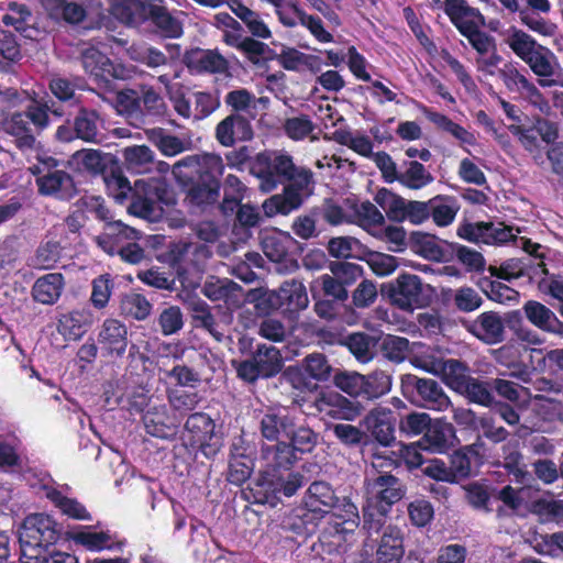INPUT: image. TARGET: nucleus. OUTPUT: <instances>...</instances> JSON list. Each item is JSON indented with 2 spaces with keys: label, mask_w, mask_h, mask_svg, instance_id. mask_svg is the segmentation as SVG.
Segmentation results:
<instances>
[{
  "label": "nucleus",
  "mask_w": 563,
  "mask_h": 563,
  "mask_svg": "<svg viewBox=\"0 0 563 563\" xmlns=\"http://www.w3.org/2000/svg\"><path fill=\"white\" fill-rule=\"evenodd\" d=\"M280 313L294 321L301 310L306 309L309 299L306 287L298 280L284 282L278 289Z\"/></svg>",
  "instance_id": "25"
},
{
  "label": "nucleus",
  "mask_w": 563,
  "mask_h": 563,
  "mask_svg": "<svg viewBox=\"0 0 563 563\" xmlns=\"http://www.w3.org/2000/svg\"><path fill=\"white\" fill-rule=\"evenodd\" d=\"M246 302L253 303L258 314L268 316L274 311L280 312L278 290L255 288L247 291Z\"/></svg>",
  "instance_id": "53"
},
{
  "label": "nucleus",
  "mask_w": 563,
  "mask_h": 563,
  "mask_svg": "<svg viewBox=\"0 0 563 563\" xmlns=\"http://www.w3.org/2000/svg\"><path fill=\"white\" fill-rule=\"evenodd\" d=\"M249 169L258 179V188L263 192L284 186L282 194L273 195L262 205L265 216L269 218L299 209L303 203V191L313 184L310 168L296 166L289 154L278 151L265 150L256 154Z\"/></svg>",
  "instance_id": "1"
},
{
  "label": "nucleus",
  "mask_w": 563,
  "mask_h": 563,
  "mask_svg": "<svg viewBox=\"0 0 563 563\" xmlns=\"http://www.w3.org/2000/svg\"><path fill=\"white\" fill-rule=\"evenodd\" d=\"M411 249L428 261L443 262L446 254L433 234L416 231L410 235Z\"/></svg>",
  "instance_id": "39"
},
{
  "label": "nucleus",
  "mask_w": 563,
  "mask_h": 563,
  "mask_svg": "<svg viewBox=\"0 0 563 563\" xmlns=\"http://www.w3.org/2000/svg\"><path fill=\"white\" fill-rule=\"evenodd\" d=\"M406 170L398 174L397 181L402 186L418 190L433 181V176L427 170L424 165L418 161L405 162Z\"/></svg>",
  "instance_id": "51"
},
{
  "label": "nucleus",
  "mask_w": 563,
  "mask_h": 563,
  "mask_svg": "<svg viewBox=\"0 0 563 563\" xmlns=\"http://www.w3.org/2000/svg\"><path fill=\"white\" fill-rule=\"evenodd\" d=\"M91 324L90 314L85 311H69L58 319L57 330L65 340H79Z\"/></svg>",
  "instance_id": "36"
},
{
  "label": "nucleus",
  "mask_w": 563,
  "mask_h": 563,
  "mask_svg": "<svg viewBox=\"0 0 563 563\" xmlns=\"http://www.w3.org/2000/svg\"><path fill=\"white\" fill-rule=\"evenodd\" d=\"M364 426L372 438L383 446L395 441L396 419L389 409H373L364 419Z\"/></svg>",
  "instance_id": "24"
},
{
  "label": "nucleus",
  "mask_w": 563,
  "mask_h": 563,
  "mask_svg": "<svg viewBox=\"0 0 563 563\" xmlns=\"http://www.w3.org/2000/svg\"><path fill=\"white\" fill-rule=\"evenodd\" d=\"M522 311L527 320L541 331L563 335V322L549 307L540 301H526Z\"/></svg>",
  "instance_id": "29"
},
{
  "label": "nucleus",
  "mask_w": 563,
  "mask_h": 563,
  "mask_svg": "<svg viewBox=\"0 0 563 563\" xmlns=\"http://www.w3.org/2000/svg\"><path fill=\"white\" fill-rule=\"evenodd\" d=\"M41 196L69 201L77 194V187L70 174L62 169H48L35 179Z\"/></svg>",
  "instance_id": "19"
},
{
  "label": "nucleus",
  "mask_w": 563,
  "mask_h": 563,
  "mask_svg": "<svg viewBox=\"0 0 563 563\" xmlns=\"http://www.w3.org/2000/svg\"><path fill=\"white\" fill-rule=\"evenodd\" d=\"M464 328L487 345L499 344L506 339L505 322L497 311H484L474 320L465 322Z\"/></svg>",
  "instance_id": "16"
},
{
  "label": "nucleus",
  "mask_w": 563,
  "mask_h": 563,
  "mask_svg": "<svg viewBox=\"0 0 563 563\" xmlns=\"http://www.w3.org/2000/svg\"><path fill=\"white\" fill-rule=\"evenodd\" d=\"M374 200L394 222L409 221L412 224H421L430 218V199L406 200L387 188H382L376 192Z\"/></svg>",
  "instance_id": "9"
},
{
  "label": "nucleus",
  "mask_w": 563,
  "mask_h": 563,
  "mask_svg": "<svg viewBox=\"0 0 563 563\" xmlns=\"http://www.w3.org/2000/svg\"><path fill=\"white\" fill-rule=\"evenodd\" d=\"M393 378L382 369L364 375L362 386V400H375L388 394L391 389Z\"/></svg>",
  "instance_id": "44"
},
{
  "label": "nucleus",
  "mask_w": 563,
  "mask_h": 563,
  "mask_svg": "<svg viewBox=\"0 0 563 563\" xmlns=\"http://www.w3.org/2000/svg\"><path fill=\"white\" fill-rule=\"evenodd\" d=\"M380 352L388 361L400 364L412 352V349L407 338L387 334L382 340Z\"/></svg>",
  "instance_id": "55"
},
{
  "label": "nucleus",
  "mask_w": 563,
  "mask_h": 563,
  "mask_svg": "<svg viewBox=\"0 0 563 563\" xmlns=\"http://www.w3.org/2000/svg\"><path fill=\"white\" fill-rule=\"evenodd\" d=\"M366 492L367 500L380 509L390 511L393 505L405 496L406 487L397 476L383 473L367 483Z\"/></svg>",
  "instance_id": "14"
},
{
  "label": "nucleus",
  "mask_w": 563,
  "mask_h": 563,
  "mask_svg": "<svg viewBox=\"0 0 563 563\" xmlns=\"http://www.w3.org/2000/svg\"><path fill=\"white\" fill-rule=\"evenodd\" d=\"M400 390L410 404L430 410L443 411L451 406V400L439 382L416 374L400 377Z\"/></svg>",
  "instance_id": "5"
},
{
  "label": "nucleus",
  "mask_w": 563,
  "mask_h": 563,
  "mask_svg": "<svg viewBox=\"0 0 563 563\" xmlns=\"http://www.w3.org/2000/svg\"><path fill=\"white\" fill-rule=\"evenodd\" d=\"M338 497L332 487L321 481L310 484L302 499L301 518L305 523L317 525L335 506Z\"/></svg>",
  "instance_id": "12"
},
{
  "label": "nucleus",
  "mask_w": 563,
  "mask_h": 563,
  "mask_svg": "<svg viewBox=\"0 0 563 563\" xmlns=\"http://www.w3.org/2000/svg\"><path fill=\"white\" fill-rule=\"evenodd\" d=\"M503 461L499 463L508 474L512 475L516 481H522L527 475L525 471V464L522 462L523 456L519 451L517 444L506 443L501 448Z\"/></svg>",
  "instance_id": "61"
},
{
  "label": "nucleus",
  "mask_w": 563,
  "mask_h": 563,
  "mask_svg": "<svg viewBox=\"0 0 563 563\" xmlns=\"http://www.w3.org/2000/svg\"><path fill=\"white\" fill-rule=\"evenodd\" d=\"M489 453L490 450L481 438H477L474 443L454 451L450 456V467L455 482L475 475L487 461Z\"/></svg>",
  "instance_id": "13"
},
{
  "label": "nucleus",
  "mask_w": 563,
  "mask_h": 563,
  "mask_svg": "<svg viewBox=\"0 0 563 563\" xmlns=\"http://www.w3.org/2000/svg\"><path fill=\"white\" fill-rule=\"evenodd\" d=\"M454 435L455 432L452 423L446 422L444 419H434L418 441V445L426 451L443 453L450 448Z\"/></svg>",
  "instance_id": "28"
},
{
  "label": "nucleus",
  "mask_w": 563,
  "mask_h": 563,
  "mask_svg": "<svg viewBox=\"0 0 563 563\" xmlns=\"http://www.w3.org/2000/svg\"><path fill=\"white\" fill-rule=\"evenodd\" d=\"M241 448L234 446L229 461L227 481L235 486H242L250 479L253 472V461L240 452Z\"/></svg>",
  "instance_id": "47"
},
{
  "label": "nucleus",
  "mask_w": 563,
  "mask_h": 563,
  "mask_svg": "<svg viewBox=\"0 0 563 563\" xmlns=\"http://www.w3.org/2000/svg\"><path fill=\"white\" fill-rule=\"evenodd\" d=\"M141 118H158L166 112L163 97L153 88L143 86L140 91Z\"/></svg>",
  "instance_id": "59"
},
{
  "label": "nucleus",
  "mask_w": 563,
  "mask_h": 563,
  "mask_svg": "<svg viewBox=\"0 0 563 563\" xmlns=\"http://www.w3.org/2000/svg\"><path fill=\"white\" fill-rule=\"evenodd\" d=\"M317 406L324 416L339 420H354L362 410L360 402L352 401L336 391L321 393Z\"/></svg>",
  "instance_id": "23"
},
{
  "label": "nucleus",
  "mask_w": 563,
  "mask_h": 563,
  "mask_svg": "<svg viewBox=\"0 0 563 563\" xmlns=\"http://www.w3.org/2000/svg\"><path fill=\"white\" fill-rule=\"evenodd\" d=\"M380 294L405 311L424 308L430 303V296L421 278L415 274L401 273L395 280L383 283Z\"/></svg>",
  "instance_id": "8"
},
{
  "label": "nucleus",
  "mask_w": 563,
  "mask_h": 563,
  "mask_svg": "<svg viewBox=\"0 0 563 563\" xmlns=\"http://www.w3.org/2000/svg\"><path fill=\"white\" fill-rule=\"evenodd\" d=\"M302 374L317 382H328L336 372L323 353H310L301 362Z\"/></svg>",
  "instance_id": "46"
},
{
  "label": "nucleus",
  "mask_w": 563,
  "mask_h": 563,
  "mask_svg": "<svg viewBox=\"0 0 563 563\" xmlns=\"http://www.w3.org/2000/svg\"><path fill=\"white\" fill-rule=\"evenodd\" d=\"M423 113L426 118L433 123L438 129L451 134L460 142L468 145H474L476 140L473 133L468 132L459 123L452 121L448 115L433 111L424 107Z\"/></svg>",
  "instance_id": "43"
},
{
  "label": "nucleus",
  "mask_w": 563,
  "mask_h": 563,
  "mask_svg": "<svg viewBox=\"0 0 563 563\" xmlns=\"http://www.w3.org/2000/svg\"><path fill=\"white\" fill-rule=\"evenodd\" d=\"M407 512L412 526L424 528L434 518V508L431 501L426 498H416L407 506Z\"/></svg>",
  "instance_id": "64"
},
{
  "label": "nucleus",
  "mask_w": 563,
  "mask_h": 563,
  "mask_svg": "<svg viewBox=\"0 0 563 563\" xmlns=\"http://www.w3.org/2000/svg\"><path fill=\"white\" fill-rule=\"evenodd\" d=\"M145 20L151 21L161 36L165 38H178L184 33L181 21L173 16L164 5L147 4Z\"/></svg>",
  "instance_id": "31"
},
{
  "label": "nucleus",
  "mask_w": 563,
  "mask_h": 563,
  "mask_svg": "<svg viewBox=\"0 0 563 563\" xmlns=\"http://www.w3.org/2000/svg\"><path fill=\"white\" fill-rule=\"evenodd\" d=\"M172 173L189 208L205 211L219 203L221 177L224 173L220 155H188L173 165Z\"/></svg>",
  "instance_id": "2"
},
{
  "label": "nucleus",
  "mask_w": 563,
  "mask_h": 563,
  "mask_svg": "<svg viewBox=\"0 0 563 563\" xmlns=\"http://www.w3.org/2000/svg\"><path fill=\"white\" fill-rule=\"evenodd\" d=\"M65 279L60 273H48L38 277L32 287V297L42 305H54L60 297Z\"/></svg>",
  "instance_id": "33"
},
{
  "label": "nucleus",
  "mask_w": 563,
  "mask_h": 563,
  "mask_svg": "<svg viewBox=\"0 0 563 563\" xmlns=\"http://www.w3.org/2000/svg\"><path fill=\"white\" fill-rule=\"evenodd\" d=\"M444 13L457 31L467 38L471 46L484 56L496 49L495 38L481 31L485 26V16L477 8H473L466 0H444Z\"/></svg>",
  "instance_id": "3"
},
{
  "label": "nucleus",
  "mask_w": 563,
  "mask_h": 563,
  "mask_svg": "<svg viewBox=\"0 0 563 563\" xmlns=\"http://www.w3.org/2000/svg\"><path fill=\"white\" fill-rule=\"evenodd\" d=\"M67 539L91 552L114 549V545L111 542L112 537L109 531H91L90 527L67 532Z\"/></svg>",
  "instance_id": "35"
},
{
  "label": "nucleus",
  "mask_w": 563,
  "mask_h": 563,
  "mask_svg": "<svg viewBox=\"0 0 563 563\" xmlns=\"http://www.w3.org/2000/svg\"><path fill=\"white\" fill-rule=\"evenodd\" d=\"M46 498L64 515L75 520H91V515L76 498L65 496L55 487L45 488Z\"/></svg>",
  "instance_id": "37"
},
{
  "label": "nucleus",
  "mask_w": 563,
  "mask_h": 563,
  "mask_svg": "<svg viewBox=\"0 0 563 563\" xmlns=\"http://www.w3.org/2000/svg\"><path fill=\"white\" fill-rule=\"evenodd\" d=\"M98 345L106 357L121 358L128 347V328L118 319L107 318L98 332Z\"/></svg>",
  "instance_id": "17"
},
{
  "label": "nucleus",
  "mask_w": 563,
  "mask_h": 563,
  "mask_svg": "<svg viewBox=\"0 0 563 563\" xmlns=\"http://www.w3.org/2000/svg\"><path fill=\"white\" fill-rule=\"evenodd\" d=\"M240 51L245 55L250 63L256 66L264 65L275 56V52L271 49L267 44L250 36L244 37L243 43H241Z\"/></svg>",
  "instance_id": "63"
},
{
  "label": "nucleus",
  "mask_w": 563,
  "mask_h": 563,
  "mask_svg": "<svg viewBox=\"0 0 563 563\" xmlns=\"http://www.w3.org/2000/svg\"><path fill=\"white\" fill-rule=\"evenodd\" d=\"M168 186L165 181L151 178L137 179L130 194L131 202L128 208L131 214L148 219L155 214L157 202L168 203Z\"/></svg>",
  "instance_id": "11"
},
{
  "label": "nucleus",
  "mask_w": 563,
  "mask_h": 563,
  "mask_svg": "<svg viewBox=\"0 0 563 563\" xmlns=\"http://www.w3.org/2000/svg\"><path fill=\"white\" fill-rule=\"evenodd\" d=\"M8 11L2 16V23L7 26H13L20 33H26L33 18L29 7L24 3L10 2Z\"/></svg>",
  "instance_id": "58"
},
{
  "label": "nucleus",
  "mask_w": 563,
  "mask_h": 563,
  "mask_svg": "<svg viewBox=\"0 0 563 563\" xmlns=\"http://www.w3.org/2000/svg\"><path fill=\"white\" fill-rule=\"evenodd\" d=\"M232 365L241 380L254 384L258 379H268L279 374L284 366V360L277 347L260 343L247 358L233 361Z\"/></svg>",
  "instance_id": "4"
},
{
  "label": "nucleus",
  "mask_w": 563,
  "mask_h": 563,
  "mask_svg": "<svg viewBox=\"0 0 563 563\" xmlns=\"http://www.w3.org/2000/svg\"><path fill=\"white\" fill-rule=\"evenodd\" d=\"M261 460L265 468L278 474L291 470L298 456L288 442L276 441L275 444L262 445Z\"/></svg>",
  "instance_id": "26"
},
{
  "label": "nucleus",
  "mask_w": 563,
  "mask_h": 563,
  "mask_svg": "<svg viewBox=\"0 0 563 563\" xmlns=\"http://www.w3.org/2000/svg\"><path fill=\"white\" fill-rule=\"evenodd\" d=\"M498 76L510 92H518L520 96L527 98L533 106L539 107L540 110H543V107H548V102L541 91L525 74L519 71L514 63H505L504 66L498 69Z\"/></svg>",
  "instance_id": "18"
},
{
  "label": "nucleus",
  "mask_w": 563,
  "mask_h": 563,
  "mask_svg": "<svg viewBox=\"0 0 563 563\" xmlns=\"http://www.w3.org/2000/svg\"><path fill=\"white\" fill-rule=\"evenodd\" d=\"M192 323L196 328L205 329L216 341L222 342L223 333L218 330V323L210 307L203 300H196L190 303Z\"/></svg>",
  "instance_id": "49"
},
{
  "label": "nucleus",
  "mask_w": 563,
  "mask_h": 563,
  "mask_svg": "<svg viewBox=\"0 0 563 563\" xmlns=\"http://www.w3.org/2000/svg\"><path fill=\"white\" fill-rule=\"evenodd\" d=\"M100 115L93 109L80 108L74 118L77 137L88 143H100Z\"/></svg>",
  "instance_id": "38"
},
{
  "label": "nucleus",
  "mask_w": 563,
  "mask_h": 563,
  "mask_svg": "<svg viewBox=\"0 0 563 563\" xmlns=\"http://www.w3.org/2000/svg\"><path fill=\"white\" fill-rule=\"evenodd\" d=\"M214 430L216 422L208 413H190L184 423L187 446L196 453L200 452L206 459L213 460L223 446L221 435Z\"/></svg>",
  "instance_id": "6"
},
{
  "label": "nucleus",
  "mask_w": 563,
  "mask_h": 563,
  "mask_svg": "<svg viewBox=\"0 0 563 563\" xmlns=\"http://www.w3.org/2000/svg\"><path fill=\"white\" fill-rule=\"evenodd\" d=\"M5 131L15 137V145L20 150L34 147L35 137L32 134L26 115L23 112L13 113L5 122Z\"/></svg>",
  "instance_id": "48"
},
{
  "label": "nucleus",
  "mask_w": 563,
  "mask_h": 563,
  "mask_svg": "<svg viewBox=\"0 0 563 563\" xmlns=\"http://www.w3.org/2000/svg\"><path fill=\"white\" fill-rule=\"evenodd\" d=\"M296 418L287 411H268L260 421V430L263 438L269 441H278L279 435L287 438L291 432Z\"/></svg>",
  "instance_id": "32"
},
{
  "label": "nucleus",
  "mask_w": 563,
  "mask_h": 563,
  "mask_svg": "<svg viewBox=\"0 0 563 563\" xmlns=\"http://www.w3.org/2000/svg\"><path fill=\"white\" fill-rule=\"evenodd\" d=\"M147 434L158 439H173L178 433L179 420L170 415L166 405L154 406L142 416Z\"/></svg>",
  "instance_id": "22"
},
{
  "label": "nucleus",
  "mask_w": 563,
  "mask_h": 563,
  "mask_svg": "<svg viewBox=\"0 0 563 563\" xmlns=\"http://www.w3.org/2000/svg\"><path fill=\"white\" fill-rule=\"evenodd\" d=\"M277 487L278 474L264 467L242 490V497L251 504L276 507L280 503Z\"/></svg>",
  "instance_id": "15"
},
{
  "label": "nucleus",
  "mask_w": 563,
  "mask_h": 563,
  "mask_svg": "<svg viewBox=\"0 0 563 563\" xmlns=\"http://www.w3.org/2000/svg\"><path fill=\"white\" fill-rule=\"evenodd\" d=\"M142 239V232L123 223L121 220L104 224L103 232L96 236L97 245L110 256H114L118 249L130 241Z\"/></svg>",
  "instance_id": "21"
},
{
  "label": "nucleus",
  "mask_w": 563,
  "mask_h": 563,
  "mask_svg": "<svg viewBox=\"0 0 563 563\" xmlns=\"http://www.w3.org/2000/svg\"><path fill=\"white\" fill-rule=\"evenodd\" d=\"M60 537L57 522L48 515L33 514L27 516L20 529L21 560H27L29 550L33 549V555L40 551H47Z\"/></svg>",
  "instance_id": "7"
},
{
  "label": "nucleus",
  "mask_w": 563,
  "mask_h": 563,
  "mask_svg": "<svg viewBox=\"0 0 563 563\" xmlns=\"http://www.w3.org/2000/svg\"><path fill=\"white\" fill-rule=\"evenodd\" d=\"M296 241L288 232H278L266 235L262 240V249L267 258L274 263L286 261L289 250Z\"/></svg>",
  "instance_id": "41"
},
{
  "label": "nucleus",
  "mask_w": 563,
  "mask_h": 563,
  "mask_svg": "<svg viewBox=\"0 0 563 563\" xmlns=\"http://www.w3.org/2000/svg\"><path fill=\"white\" fill-rule=\"evenodd\" d=\"M506 43L510 49L525 62L533 51L538 49L540 44L528 33L522 30L512 29L508 35Z\"/></svg>",
  "instance_id": "62"
},
{
  "label": "nucleus",
  "mask_w": 563,
  "mask_h": 563,
  "mask_svg": "<svg viewBox=\"0 0 563 563\" xmlns=\"http://www.w3.org/2000/svg\"><path fill=\"white\" fill-rule=\"evenodd\" d=\"M214 136L220 145L232 147L236 142L251 141L254 131L246 117L240 113H230L216 125Z\"/></svg>",
  "instance_id": "20"
},
{
  "label": "nucleus",
  "mask_w": 563,
  "mask_h": 563,
  "mask_svg": "<svg viewBox=\"0 0 563 563\" xmlns=\"http://www.w3.org/2000/svg\"><path fill=\"white\" fill-rule=\"evenodd\" d=\"M146 8L140 0H119L112 4L111 13L126 25H137L145 21Z\"/></svg>",
  "instance_id": "50"
},
{
  "label": "nucleus",
  "mask_w": 563,
  "mask_h": 563,
  "mask_svg": "<svg viewBox=\"0 0 563 563\" xmlns=\"http://www.w3.org/2000/svg\"><path fill=\"white\" fill-rule=\"evenodd\" d=\"M459 211L456 199L448 195H438L430 199V217L438 227L451 224Z\"/></svg>",
  "instance_id": "45"
},
{
  "label": "nucleus",
  "mask_w": 563,
  "mask_h": 563,
  "mask_svg": "<svg viewBox=\"0 0 563 563\" xmlns=\"http://www.w3.org/2000/svg\"><path fill=\"white\" fill-rule=\"evenodd\" d=\"M108 196L117 202L123 203L133 191L134 186L130 185L128 178L123 175L121 167L115 163L110 165V169L102 176Z\"/></svg>",
  "instance_id": "40"
},
{
  "label": "nucleus",
  "mask_w": 563,
  "mask_h": 563,
  "mask_svg": "<svg viewBox=\"0 0 563 563\" xmlns=\"http://www.w3.org/2000/svg\"><path fill=\"white\" fill-rule=\"evenodd\" d=\"M466 385L467 388H463L460 394L464 395L471 402L485 407H490L494 404L493 380L484 382L471 377Z\"/></svg>",
  "instance_id": "56"
},
{
  "label": "nucleus",
  "mask_w": 563,
  "mask_h": 563,
  "mask_svg": "<svg viewBox=\"0 0 563 563\" xmlns=\"http://www.w3.org/2000/svg\"><path fill=\"white\" fill-rule=\"evenodd\" d=\"M377 340L367 333H352L346 339V346L350 352L361 362H368L374 356V349Z\"/></svg>",
  "instance_id": "57"
},
{
  "label": "nucleus",
  "mask_w": 563,
  "mask_h": 563,
  "mask_svg": "<svg viewBox=\"0 0 563 563\" xmlns=\"http://www.w3.org/2000/svg\"><path fill=\"white\" fill-rule=\"evenodd\" d=\"M287 438L296 454L298 452L301 454L310 453L318 442V433L307 426H297L296 422Z\"/></svg>",
  "instance_id": "60"
},
{
  "label": "nucleus",
  "mask_w": 563,
  "mask_h": 563,
  "mask_svg": "<svg viewBox=\"0 0 563 563\" xmlns=\"http://www.w3.org/2000/svg\"><path fill=\"white\" fill-rule=\"evenodd\" d=\"M153 305L142 294L130 292L121 297L120 312L122 316L143 321L152 312Z\"/></svg>",
  "instance_id": "52"
},
{
  "label": "nucleus",
  "mask_w": 563,
  "mask_h": 563,
  "mask_svg": "<svg viewBox=\"0 0 563 563\" xmlns=\"http://www.w3.org/2000/svg\"><path fill=\"white\" fill-rule=\"evenodd\" d=\"M329 515V527L323 532L338 533L343 538L353 533L360 522L357 507L351 501H345L340 512H330Z\"/></svg>",
  "instance_id": "34"
},
{
  "label": "nucleus",
  "mask_w": 563,
  "mask_h": 563,
  "mask_svg": "<svg viewBox=\"0 0 563 563\" xmlns=\"http://www.w3.org/2000/svg\"><path fill=\"white\" fill-rule=\"evenodd\" d=\"M185 63L190 68L209 74H225L229 71V62L219 52L212 49L194 48L187 51Z\"/></svg>",
  "instance_id": "30"
},
{
  "label": "nucleus",
  "mask_w": 563,
  "mask_h": 563,
  "mask_svg": "<svg viewBox=\"0 0 563 563\" xmlns=\"http://www.w3.org/2000/svg\"><path fill=\"white\" fill-rule=\"evenodd\" d=\"M496 225L493 222H463L457 228V235L472 243L493 245L489 241L494 236Z\"/></svg>",
  "instance_id": "54"
},
{
  "label": "nucleus",
  "mask_w": 563,
  "mask_h": 563,
  "mask_svg": "<svg viewBox=\"0 0 563 563\" xmlns=\"http://www.w3.org/2000/svg\"><path fill=\"white\" fill-rule=\"evenodd\" d=\"M405 554L404 534L396 526H388L384 529L374 563H400Z\"/></svg>",
  "instance_id": "27"
},
{
  "label": "nucleus",
  "mask_w": 563,
  "mask_h": 563,
  "mask_svg": "<svg viewBox=\"0 0 563 563\" xmlns=\"http://www.w3.org/2000/svg\"><path fill=\"white\" fill-rule=\"evenodd\" d=\"M441 373L445 385L459 394L463 388H467L466 383L472 377L468 365L455 358L445 360L442 363Z\"/></svg>",
  "instance_id": "42"
},
{
  "label": "nucleus",
  "mask_w": 563,
  "mask_h": 563,
  "mask_svg": "<svg viewBox=\"0 0 563 563\" xmlns=\"http://www.w3.org/2000/svg\"><path fill=\"white\" fill-rule=\"evenodd\" d=\"M81 65L90 75L97 87L104 92H115V80L128 78V70L121 64H114L106 54L96 47L86 48L81 53Z\"/></svg>",
  "instance_id": "10"
}]
</instances>
